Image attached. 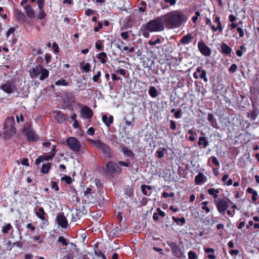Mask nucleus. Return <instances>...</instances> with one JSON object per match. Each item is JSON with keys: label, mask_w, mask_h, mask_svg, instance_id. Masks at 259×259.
Returning a JSON list of instances; mask_svg holds the SVG:
<instances>
[{"label": "nucleus", "mask_w": 259, "mask_h": 259, "mask_svg": "<svg viewBox=\"0 0 259 259\" xmlns=\"http://www.w3.org/2000/svg\"><path fill=\"white\" fill-rule=\"evenodd\" d=\"M56 145H53L52 147V149L50 152V156L52 157L53 158L55 156L56 153Z\"/></svg>", "instance_id": "bf43d9fd"}, {"label": "nucleus", "mask_w": 259, "mask_h": 259, "mask_svg": "<svg viewBox=\"0 0 259 259\" xmlns=\"http://www.w3.org/2000/svg\"><path fill=\"white\" fill-rule=\"evenodd\" d=\"M46 16V14L43 10H41L39 11L38 15H37V18L40 20L44 19Z\"/></svg>", "instance_id": "8fccbe9b"}, {"label": "nucleus", "mask_w": 259, "mask_h": 259, "mask_svg": "<svg viewBox=\"0 0 259 259\" xmlns=\"http://www.w3.org/2000/svg\"><path fill=\"white\" fill-rule=\"evenodd\" d=\"M192 39V37L190 34H189L184 35L180 40V42L183 44H188L191 41Z\"/></svg>", "instance_id": "2f4dec72"}, {"label": "nucleus", "mask_w": 259, "mask_h": 259, "mask_svg": "<svg viewBox=\"0 0 259 259\" xmlns=\"http://www.w3.org/2000/svg\"><path fill=\"white\" fill-rule=\"evenodd\" d=\"M42 69H43L42 66H41L40 65H37L35 67L33 68L32 72L31 73V76L32 77L37 76L38 75L40 74Z\"/></svg>", "instance_id": "4be33fe9"}, {"label": "nucleus", "mask_w": 259, "mask_h": 259, "mask_svg": "<svg viewBox=\"0 0 259 259\" xmlns=\"http://www.w3.org/2000/svg\"><path fill=\"white\" fill-rule=\"evenodd\" d=\"M88 141L93 146L99 149L105 156V157L111 158L113 155V152L111 148L99 140H94L88 139Z\"/></svg>", "instance_id": "7ed1b4c3"}, {"label": "nucleus", "mask_w": 259, "mask_h": 259, "mask_svg": "<svg viewBox=\"0 0 259 259\" xmlns=\"http://www.w3.org/2000/svg\"><path fill=\"white\" fill-rule=\"evenodd\" d=\"M52 158L53 157H51L50 155L48 156L41 155L36 159L35 163L36 165H38L41 162H44V161H49L50 160H52Z\"/></svg>", "instance_id": "6ab92c4d"}, {"label": "nucleus", "mask_w": 259, "mask_h": 259, "mask_svg": "<svg viewBox=\"0 0 259 259\" xmlns=\"http://www.w3.org/2000/svg\"><path fill=\"white\" fill-rule=\"evenodd\" d=\"M124 25L125 27L127 28H131L132 27V19L131 16L127 18Z\"/></svg>", "instance_id": "79ce46f5"}, {"label": "nucleus", "mask_w": 259, "mask_h": 259, "mask_svg": "<svg viewBox=\"0 0 259 259\" xmlns=\"http://www.w3.org/2000/svg\"><path fill=\"white\" fill-rule=\"evenodd\" d=\"M101 71H98L96 74L93 76V80L94 82H97L99 81V78L101 77Z\"/></svg>", "instance_id": "de8ad7c7"}, {"label": "nucleus", "mask_w": 259, "mask_h": 259, "mask_svg": "<svg viewBox=\"0 0 259 259\" xmlns=\"http://www.w3.org/2000/svg\"><path fill=\"white\" fill-rule=\"evenodd\" d=\"M118 49L121 50L122 52L124 51H127L129 53H133L135 51L134 47L128 48L127 46H124L121 48L120 46H118Z\"/></svg>", "instance_id": "f704fd0d"}, {"label": "nucleus", "mask_w": 259, "mask_h": 259, "mask_svg": "<svg viewBox=\"0 0 259 259\" xmlns=\"http://www.w3.org/2000/svg\"><path fill=\"white\" fill-rule=\"evenodd\" d=\"M12 226L11 224L8 223L6 226L3 227L2 228V232L5 234H8L9 231L12 229Z\"/></svg>", "instance_id": "e433bc0d"}, {"label": "nucleus", "mask_w": 259, "mask_h": 259, "mask_svg": "<svg viewBox=\"0 0 259 259\" xmlns=\"http://www.w3.org/2000/svg\"><path fill=\"white\" fill-rule=\"evenodd\" d=\"M103 27V24L101 22H98V26H95L94 28V31L95 32H98L100 29H102Z\"/></svg>", "instance_id": "13d9d810"}, {"label": "nucleus", "mask_w": 259, "mask_h": 259, "mask_svg": "<svg viewBox=\"0 0 259 259\" xmlns=\"http://www.w3.org/2000/svg\"><path fill=\"white\" fill-rule=\"evenodd\" d=\"M162 28V16L158 17L154 20L149 21L143 24L141 30H147L149 32L159 31Z\"/></svg>", "instance_id": "20e7f679"}, {"label": "nucleus", "mask_w": 259, "mask_h": 259, "mask_svg": "<svg viewBox=\"0 0 259 259\" xmlns=\"http://www.w3.org/2000/svg\"><path fill=\"white\" fill-rule=\"evenodd\" d=\"M15 16L16 20L20 22L24 23L26 22V17L24 13L17 9L14 10Z\"/></svg>", "instance_id": "2eb2a0df"}, {"label": "nucleus", "mask_w": 259, "mask_h": 259, "mask_svg": "<svg viewBox=\"0 0 259 259\" xmlns=\"http://www.w3.org/2000/svg\"><path fill=\"white\" fill-rule=\"evenodd\" d=\"M80 114L82 118L89 119L93 116V111L87 106H83L80 109Z\"/></svg>", "instance_id": "9b49d317"}, {"label": "nucleus", "mask_w": 259, "mask_h": 259, "mask_svg": "<svg viewBox=\"0 0 259 259\" xmlns=\"http://www.w3.org/2000/svg\"><path fill=\"white\" fill-rule=\"evenodd\" d=\"M189 259H196L197 255L195 252L193 251H190L188 252Z\"/></svg>", "instance_id": "5fc2aeb1"}, {"label": "nucleus", "mask_w": 259, "mask_h": 259, "mask_svg": "<svg viewBox=\"0 0 259 259\" xmlns=\"http://www.w3.org/2000/svg\"><path fill=\"white\" fill-rule=\"evenodd\" d=\"M120 36L122 39L126 40L129 37L127 32H122L120 34Z\"/></svg>", "instance_id": "774afa93"}, {"label": "nucleus", "mask_w": 259, "mask_h": 259, "mask_svg": "<svg viewBox=\"0 0 259 259\" xmlns=\"http://www.w3.org/2000/svg\"><path fill=\"white\" fill-rule=\"evenodd\" d=\"M91 65L89 63H85L82 67V69L85 72H89L90 71H91Z\"/></svg>", "instance_id": "09e8293b"}, {"label": "nucleus", "mask_w": 259, "mask_h": 259, "mask_svg": "<svg viewBox=\"0 0 259 259\" xmlns=\"http://www.w3.org/2000/svg\"><path fill=\"white\" fill-rule=\"evenodd\" d=\"M81 211L79 209H76L75 211L72 213V222H76L81 217Z\"/></svg>", "instance_id": "a878e982"}, {"label": "nucleus", "mask_w": 259, "mask_h": 259, "mask_svg": "<svg viewBox=\"0 0 259 259\" xmlns=\"http://www.w3.org/2000/svg\"><path fill=\"white\" fill-rule=\"evenodd\" d=\"M237 69V66L236 64H233L231 65V66L229 68V71L232 73L235 72Z\"/></svg>", "instance_id": "4d7b16f0"}, {"label": "nucleus", "mask_w": 259, "mask_h": 259, "mask_svg": "<svg viewBox=\"0 0 259 259\" xmlns=\"http://www.w3.org/2000/svg\"><path fill=\"white\" fill-rule=\"evenodd\" d=\"M56 115L55 116V119L59 123L64 122L66 120V117L64 114L60 111H57L56 112Z\"/></svg>", "instance_id": "f3484780"}, {"label": "nucleus", "mask_w": 259, "mask_h": 259, "mask_svg": "<svg viewBox=\"0 0 259 259\" xmlns=\"http://www.w3.org/2000/svg\"><path fill=\"white\" fill-rule=\"evenodd\" d=\"M121 151L124 154V155H126V156L133 159L135 158L134 153L131 150L128 149L127 147H123L122 148Z\"/></svg>", "instance_id": "b1692460"}, {"label": "nucleus", "mask_w": 259, "mask_h": 259, "mask_svg": "<svg viewBox=\"0 0 259 259\" xmlns=\"http://www.w3.org/2000/svg\"><path fill=\"white\" fill-rule=\"evenodd\" d=\"M253 106V110L250 113H248V117H250L253 120H255L258 114V110L256 108L254 105Z\"/></svg>", "instance_id": "cd10ccee"}, {"label": "nucleus", "mask_w": 259, "mask_h": 259, "mask_svg": "<svg viewBox=\"0 0 259 259\" xmlns=\"http://www.w3.org/2000/svg\"><path fill=\"white\" fill-rule=\"evenodd\" d=\"M58 242L61 243L63 245L67 246L68 244V241L66 238L63 236H60L58 238Z\"/></svg>", "instance_id": "4c0bfd02"}, {"label": "nucleus", "mask_w": 259, "mask_h": 259, "mask_svg": "<svg viewBox=\"0 0 259 259\" xmlns=\"http://www.w3.org/2000/svg\"><path fill=\"white\" fill-rule=\"evenodd\" d=\"M95 47L98 51H101L103 49V44L102 40H98L95 44Z\"/></svg>", "instance_id": "c03bdc74"}, {"label": "nucleus", "mask_w": 259, "mask_h": 259, "mask_svg": "<svg viewBox=\"0 0 259 259\" xmlns=\"http://www.w3.org/2000/svg\"><path fill=\"white\" fill-rule=\"evenodd\" d=\"M25 135L29 142H34L39 140L38 136L32 129H25Z\"/></svg>", "instance_id": "6e6552de"}, {"label": "nucleus", "mask_w": 259, "mask_h": 259, "mask_svg": "<svg viewBox=\"0 0 259 259\" xmlns=\"http://www.w3.org/2000/svg\"><path fill=\"white\" fill-rule=\"evenodd\" d=\"M51 186L52 188L54 189L56 191H58L59 189L57 183L55 181H52L51 182Z\"/></svg>", "instance_id": "680f3d73"}, {"label": "nucleus", "mask_w": 259, "mask_h": 259, "mask_svg": "<svg viewBox=\"0 0 259 259\" xmlns=\"http://www.w3.org/2000/svg\"><path fill=\"white\" fill-rule=\"evenodd\" d=\"M52 163L48 162L47 164H43L41 169V172L44 174H47L51 168Z\"/></svg>", "instance_id": "393cba45"}, {"label": "nucleus", "mask_w": 259, "mask_h": 259, "mask_svg": "<svg viewBox=\"0 0 259 259\" xmlns=\"http://www.w3.org/2000/svg\"><path fill=\"white\" fill-rule=\"evenodd\" d=\"M15 123V118L13 116L8 117L5 120L3 128V132L0 133V136H2L5 141L11 139L17 132L14 126Z\"/></svg>", "instance_id": "f03ea898"}, {"label": "nucleus", "mask_w": 259, "mask_h": 259, "mask_svg": "<svg viewBox=\"0 0 259 259\" xmlns=\"http://www.w3.org/2000/svg\"><path fill=\"white\" fill-rule=\"evenodd\" d=\"M154 55L155 58L157 59L160 62V60L161 59V55L160 54L159 47H156L153 50Z\"/></svg>", "instance_id": "72a5a7b5"}, {"label": "nucleus", "mask_w": 259, "mask_h": 259, "mask_svg": "<svg viewBox=\"0 0 259 259\" xmlns=\"http://www.w3.org/2000/svg\"><path fill=\"white\" fill-rule=\"evenodd\" d=\"M149 93L150 95L152 97H155L157 95V91L156 89V88L154 87H151L150 88Z\"/></svg>", "instance_id": "ea45409f"}, {"label": "nucleus", "mask_w": 259, "mask_h": 259, "mask_svg": "<svg viewBox=\"0 0 259 259\" xmlns=\"http://www.w3.org/2000/svg\"><path fill=\"white\" fill-rule=\"evenodd\" d=\"M102 120L103 122L107 126H110L111 124H112L113 122V116L110 115L109 117H108L106 115L104 114L102 115Z\"/></svg>", "instance_id": "dca6fc26"}, {"label": "nucleus", "mask_w": 259, "mask_h": 259, "mask_svg": "<svg viewBox=\"0 0 259 259\" xmlns=\"http://www.w3.org/2000/svg\"><path fill=\"white\" fill-rule=\"evenodd\" d=\"M206 72L204 70H202L200 67L196 69V71L193 73V77L196 78H200L203 79L205 82L208 81L206 76Z\"/></svg>", "instance_id": "ddd939ff"}, {"label": "nucleus", "mask_w": 259, "mask_h": 259, "mask_svg": "<svg viewBox=\"0 0 259 259\" xmlns=\"http://www.w3.org/2000/svg\"><path fill=\"white\" fill-rule=\"evenodd\" d=\"M95 13V11L94 10H93L91 9H88L87 10H85V14L87 15V16H91L93 14H94Z\"/></svg>", "instance_id": "69168bd1"}, {"label": "nucleus", "mask_w": 259, "mask_h": 259, "mask_svg": "<svg viewBox=\"0 0 259 259\" xmlns=\"http://www.w3.org/2000/svg\"><path fill=\"white\" fill-rule=\"evenodd\" d=\"M61 180L65 181L68 185H70L72 183V179L68 176H65L62 177Z\"/></svg>", "instance_id": "a18cd8bd"}, {"label": "nucleus", "mask_w": 259, "mask_h": 259, "mask_svg": "<svg viewBox=\"0 0 259 259\" xmlns=\"http://www.w3.org/2000/svg\"><path fill=\"white\" fill-rule=\"evenodd\" d=\"M198 145L201 146L203 145V148H205L209 145L208 141L206 140V138L204 137H200L199 138Z\"/></svg>", "instance_id": "bb28decb"}, {"label": "nucleus", "mask_w": 259, "mask_h": 259, "mask_svg": "<svg viewBox=\"0 0 259 259\" xmlns=\"http://www.w3.org/2000/svg\"><path fill=\"white\" fill-rule=\"evenodd\" d=\"M56 221L58 225L62 228L65 229L68 225V221L63 214H58Z\"/></svg>", "instance_id": "f8f14e48"}, {"label": "nucleus", "mask_w": 259, "mask_h": 259, "mask_svg": "<svg viewBox=\"0 0 259 259\" xmlns=\"http://www.w3.org/2000/svg\"><path fill=\"white\" fill-rule=\"evenodd\" d=\"M151 243L153 246H160L161 244V240L159 238H153V241Z\"/></svg>", "instance_id": "49530a36"}, {"label": "nucleus", "mask_w": 259, "mask_h": 259, "mask_svg": "<svg viewBox=\"0 0 259 259\" xmlns=\"http://www.w3.org/2000/svg\"><path fill=\"white\" fill-rule=\"evenodd\" d=\"M55 83L56 85L63 86H67L69 84L68 82L64 79H59L57 81H55Z\"/></svg>", "instance_id": "58836bf2"}, {"label": "nucleus", "mask_w": 259, "mask_h": 259, "mask_svg": "<svg viewBox=\"0 0 259 259\" xmlns=\"http://www.w3.org/2000/svg\"><path fill=\"white\" fill-rule=\"evenodd\" d=\"M27 16L30 19H33L35 17L34 11L30 5H27L24 8Z\"/></svg>", "instance_id": "aec40b11"}, {"label": "nucleus", "mask_w": 259, "mask_h": 259, "mask_svg": "<svg viewBox=\"0 0 259 259\" xmlns=\"http://www.w3.org/2000/svg\"><path fill=\"white\" fill-rule=\"evenodd\" d=\"M214 203L217 206L218 211L221 214H225L230 204L232 203L231 201L228 198H220L214 200Z\"/></svg>", "instance_id": "39448f33"}, {"label": "nucleus", "mask_w": 259, "mask_h": 259, "mask_svg": "<svg viewBox=\"0 0 259 259\" xmlns=\"http://www.w3.org/2000/svg\"><path fill=\"white\" fill-rule=\"evenodd\" d=\"M97 58L102 64H106L108 60L107 54L105 52H101L99 53L97 55Z\"/></svg>", "instance_id": "5701e85b"}, {"label": "nucleus", "mask_w": 259, "mask_h": 259, "mask_svg": "<svg viewBox=\"0 0 259 259\" xmlns=\"http://www.w3.org/2000/svg\"><path fill=\"white\" fill-rule=\"evenodd\" d=\"M114 71L116 73L120 74L124 76L126 75V70L125 69H119L115 70Z\"/></svg>", "instance_id": "603ef678"}, {"label": "nucleus", "mask_w": 259, "mask_h": 259, "mask_svg": "<svg viewBox=\"0 0 259 259\" xmlns=\"http://www.w3.org/2000/svg\"><path fill=\"white\" fill-rule=\"evenodd\" d=\"M118 164L120 166L124 167H128L130 165V163L129 162L128 160H126V161H119L118 162Z\"/></svg>", "instance_id": "3c124183"}, {"label": "nucleus", "mask_w": 259, "mask_h": 259, "mask_svg": "<svg viewBox=\"0 0 259 259\" xmlns=\"http://www.w3.org/2000/svg\"><path fill=\"white\" fill-rule=\"evenodd\" d=\"M15 31V28L14 27H11L10 28L7 33H6V36L7 37H9V36L11 35V33H13Z\"/></svg>", "instance_id": "338daca9"}, {"label": "nucleus", "mask_w": 259, "mask_h": 259, "mask_svg": "<svg viewBox=\"0 0 259 259\" xmlns=\"http://www.w3.org/2000/svg\"><path fill=\"white\" fill-rule=\"evenodd\" d=\"M157 210L158 211V213H154L153 215V219L155 221H157L158 220L159 217L158 216H161L162 217V210L160 209V208H158L157 209Z\"/></svg>", "instance_id": "37998d69"}, {"label": "nucleus", "mask_w": 259, "mask_h": 259, "mask_svg": "<svg viewBox=\"0 0 259 259\" xmlns=\"http://www.w3.org/2000/svg\"><path fill=\"white\" fill-rule=\"evenodd\" d=\"M147 8V4L144 1H141L139 4V11L141 12H144Z\"/></svg>", "instance_id": "c9c22d12"}, {"label": "nucleus", "mask_w": 259, "mask_h": 259, "mask_svg": "<svg viewBox=\"0 0 259 259\" xmlns=\"http://www.w3.org/2000/svg\"><path fill=\"white\" fill-rule=\"evenodd\" d=\"M95 128L93 127H90L87 130V133L89 135L93 136L95 134Z\"/></svg>", "instance_id": "052dcab7"}, {"label": "nucleus", "mask_w": 259, "mask_h": 259, "mask_svg": "<svg viewBox=\"0 0 259 259\" xmlns=\"http://www.w3.org/2000/svg\"><path fill=\"white\" fill-rule=\"evenodd\" d=\"M94 253L96 256H97L98 257H101L102 259H106V255L100 249H99L98 250H95Z\"/></svg>", "instance_id": "a19ab883"}, {"label": "nucleus", "mask_w": 259, "mask_h": 259, "mask_svg": "<svg viewBox=\"0 0 259 259\" xmlns=\"http://www.w3.org/2000/svg\"><path fill=\"white\" fill-rule=\"evenodd\" d=\"M106 168L107 171L112 174H119L121 172V168L116 163L111 161L106 163Z\"/></svg>", "instance_id": "0eeeda50"}, {"label": "nucleus", "mask_w": 259, "mask_h": 259, "mask_svg": "<svg viewBox=\"0 0 259 259\" xmlns=\"http://www.w3.org/2000/svg\"><path fill=\"white\" fill-rule=\"evenodd\" d=\"M198 48L201 54L205 56H209L211 54L210 49L205 43L200 41L198 43Z\"/></svg>", "instance_id": "9d476101"}, {"label": "nucleus", "mask_w": 259, "mask_h": 259, "mask_svg": "<svg viewBox=\"0 0 259 259\" xmlns=\"http://www.w3.org/2000/svg\"><path fill=\"white\" fill-rule=\"evenodd\" d=\"M221 51L222 53L226 55H230L232 52V49L225 43H223L221 45Z\"/></svg>", "instance_id": "412c9836"}, {"label": "nucleus", "mask_w": 259, "mask_h": 259, "mask_svg": "<svg viewBox=\"0 0 259 259\" xmlns=\"http://www.w3.org/2000/svg\"><path fill=\"white\" fill-rule=\"evenodd\" d=\"M184 21V15L179 11H171L163 16V24L168 28L178 27Z\"/></svg>", "instance_id": "f257e3e1"}, {"label": "nucleus", "mask_w": 259, "mask_h": 259, "mask_svg": "<svg viewBox=\"0 0 259 259\" xmlns=\"http://www.w3.org/2000/svg\"><path fill=\"white\" fill-rule=\"evenodd\" d=\"M74 255L73 252H69L63 256V259H73Z\"/></svg>", "instance_id": "6e6d98bb"}, {"label": "nucleus", "mask_w": 259, "mask_h": 259, "mask_svg": "<svg viewBox=\"0 0 259 259\" xmlns=\"http://www.w3.org/2000/svg\"><path fill=\"white\" fill-rule=\"evenodd\" d=\"M205 177L202 173L199 172L198 175L195 177V183L197 185H200L204 182Z\"/></svg>", "instance_id": "c85d7f7f"}, {"label": "nucleus", "mask_w": 259, "mask_h": 259, "mask_svg": "<svg viewBox=\"0 0 259 259\" xmlns=\"http://www.w3.org/2000/svg\"><path fill=\"white\" fill-rule=\"evenodd\" d=\"M33 239L34 241H38L39 243H41L42 242V240L40 238V236L39 234H37L36 235H34L33 237Z\"/></svg>", "instance_id": "e2e57ef3"}, {"label": "nucleus", "mask_w": 259, "mask_h": 259, "mask_svg": "<svg viewBox=\"0 0 259 259\" xmlns=\"http://www.w3.org/2000/svg\"><path fill=\"white\" fill-rule=\"evenodd\" d=\"M45 59L47 64H48L51 61L52 56L50 54H46L45 55Z\"/></svg>", "instance_id": "0e129e2a"}, {"label": "nucleus", "mask_w": 259, "mask_h": 259, "mask_svg": "<svg viewBox=\"0 0 259 259\" xmlns=\"http://www.w3.org/2000/svg\"><path fill=\"white\" fill-rule=\"evenodd\" d=\"M40 74V76L39 77V79L40 80H43L48 77L49 75V71L46 68H43Z\"/></svg>", "instance_id": "7c9ffc66"}, {"label": "nucleus", "mask_w": 259, "mask_h": 259, "mask_svg": "<svg viewBox=\"0 0 259 259\" xmlns=\"http://www.w3.org/2000/svg\"><path fill=\"white\" fill-rule=\"evenodd\" d=\"M52 48L55 53H58L59 52V48L58 44L56 42H54L52 44Z\"/></svg>", "instance_id": "864d4df0"}, {"label": "nucleus", "mask_w": 259, "mask_h": 259, "mask_svg": "<svg viewBox=\"0 0 259 259\" xmlns=\"http://www.w3.org/2000/svg\"><path fill=\"white\" fill-rule=\"evenodd\" d=\"M0 89L7 94H11L15 90V86L13 82L7 81L0 87Z\"/></svg>", "instance_id": "1a4fd4ad"}, {"label": "nucleus", "mask_w": 259, "mask_h": 259, "mask_svg": "<svg viewBox=\"0 0 259 259\" xmlns=\"http://www.w3.org/2000/svg\"><path fill=\"white\" fill-rule=\"evenodd\" d=\"M220 193V189H215L213 188H210L208 190V193L210 195L213 196L214 199H217L218 197V194Z\"/></svg>", "instance_id": "c756f323"}, {"label": "nucleus", "mask_w": 259, "mask_h": 259, "mask_svg": "<svg viewBox=\"0 0 259 259\" xmlns=\"http://www.w3.org/2000/svg\"><path fill=\"white\" fill-rule=\"evenodd\" d=\"M141 191L144 195L150 196L152 192V187L149 185H142Z\"/></svg>", "instance_id": "a211bd4d"}, {"label": "nucleus", "mask_w": 259, "mask_h": 259, "mask_svg": "<svg viewBox=\"0 0 259 259\" xmlns=\"http://www.w3.org/2000/svg\"><path fill=\"white\" fill-rule=\"evenodd\" d=\"M172 219L179 225H183L186 222V220L184 218H179L172 217Z\"/></svg>", "instance_id": "473e14b6"}, {"label": "nucleus", "mask_w": 259, "mask_h": 259, "mask_svg": "<svg viewBox=\"0 0 259 259\" xmlns=\"http://www.w3.org/2000/svg\"><path fill=\"white\" fill-rule=\"evenodd\" d=\"M36 215L41 221L46 220V217H47V213L45 211L43 207H39V208H36L34 209Z\"/></svg>", "instance_id": "4468645a"}, {"label": "nucleus", "mask_w": 259, "mask_h": 259, "mask_svg": "<svg viewBox=\"0 0 259 259\" xmlns=\"http://www.w3.org/2000/svg\"><path fill=\"white\" fill-rule=\"evenodd\" d=\"M66 143L70 149L74 152H78L81 149V144L76 138L70 137L67 138Z\"/></svg>", "instance_id": "423d86ee"}]
</instances>
